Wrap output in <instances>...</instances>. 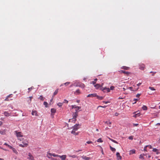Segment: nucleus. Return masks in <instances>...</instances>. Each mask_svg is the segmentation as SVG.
<instances>
[{"label": "nucleus", "instance_id": "f257e3e1", "mask_svg": "<svg viewBox=\"0 0 160 160\" xmlns=\"http://www.w3.org/2000/svg\"><path fill=\"white\" fill-rule=\"evenodd\" d=\"M14 132L16 134V136L18 138L22 137L23 136L22 133L21 132H18L17 131H15Z\"/></svg>", "mask_w": 160, "mask_h": 160}, {"label": "nucleus", "instance_id": "f03ea898", "mask_svg": "<svg viewBox=\"0 0 160 160\" xmlns=\"http://www.w3.org/2000/svg\"><path fill=\"white\" fill-rule=\"evenodd\" d=\"M76 86L77 87H80L82 88H84L85 87V85L83 83L80 82H78Z\"/></svg>", "mask_w": 160, "mask_h": 160}, {"label": "nucleus", "instance_id": "7ed1b4c3", "mask_svg": "<svg viewBox=\"0 0 160 160\" xmlns=\"http://www.w3.org/2000/svg\"><path fill=\"white\" fill-rule=\"evenodd\" d=\"M78 115V112H76L73 114V118L72 119H73V121L75 122L76 120V118Z\"/></svg>", "mask_w": 160, "mask_h": 160}, {"label": "nucleus", "instance_id": "20e7f679", "mask_svg": "<svg viewBox=\"0 0 160 160\" xmlns=\"http://www.w3.org/2000/svg\"><path fill=\"white\" fill-rule=\"evenodd\" d=\"M48 156H49L51 157L52 156H53L54 157H58L59 155H58L57 154H56L54 153H48V154H47L48 157Z\"/></svg>", "mask_w": 160, "mask_h": 160}, {"label": "nucleus", "instance_id": "39448f33", "mask_svg": "<svg viewBox=\"0 0 160 160\" xmlns=\"http://www.w3.org/2000/svg\"><path fill=\"white\" fill-rule=\"evenodd\" d=\"M79 124H76L73 127V129L75 130V131H77L79 128Z\"/></svg>", "mask_w": 160, "mask_h": 160}, {"label": "nucleus", "instance_id": "423d86ee", "mask_svg": "<svg viewBox=\"0 0 160 160\" xmlns=\"http://www.w3.org/2000/svg\"><path fill=\"white\" fill-rule=\"evenodd\" d=\"M96 96H97V94L96 93H93V94H89L87 96V97H96Z\"/></svg>", "mask_w": 160, "mask_h": 160}, {"label": "nucleus", "instance_id": "0eeeda50", "mask_svg": "<svg viewBox=\"0 0 160 160\" xmlns=\"http://www.w3.org/2000/svg\"><path fill=\"white\" fill-rule=\"evenodd\" d=\"M116 155L117 156V159L118 160H121L122 159V157L120 155V153L118 152L116 153Z\"/></svg>", "mask_w": 160, "mask_h": 160}, {"label": "nucleus", "instance_id": "6e6552de", "mask_svg": "<svg viewBox=\"0 0 160 160\" xmlns=\"http://www.w3.org/2000/svg\"><path fill=\"white\" fill-rule=\"evenodd\" d=\"M102 90L105 92H110V89L109 88H104Z\"/></svg>", "mask_w": 160, "mask_h": 160}, {"label": "nucleus", "instance_id": "1a4fd4ad", "mask_svg": "<svg viewBox=\"0 0 160 160\" xmlns=\"http://www.w3.org/2000/svg\"><path fill=\"white\" fill-rule=\"evenodd\" d=\"M28 159H29L30 160H33V157L30 153H28Z\"/></svg>", "mask_w": 160, "mask_h": 160}, {"label": "nucleus", "instance_id": "9d476101", "mask_svg": "<svg viewBox=\"0 0 160 160\" xmlns=\"http://www.w3.org/2000/svg\"><path fill=\"white\" fill-rule=\"evenodd\" d=\"M4 115L6 117H9L11 115H12L11 113H9L8 112H4Z\"/></svg>", "mask_w": 160, "mask_h": 160}, {"label": "nucleus", "instance_id": "9b49d317", "mask_svg": "<svg viewBox=\"0 0 160 160\" xmlns=\"http://www.w3.org/2000/svg\"><path fill=\"white\" fill-rule=\"evenodd\" d=\"M81 158L84 160H89L91 158L90 157H88L84 155L82 156Z\"/></svg>", "mask_w": 160, "mask_h": 160}, {"label": "nucleus", "instance_id": "f8f14e48", "mask_svg": "<svg viewBox=\"0 0 160 160\" xmlns=\"http://www.w3.org/2000/svg\"><path fill=\"white\" fill-rule=\"evenodd\" d=\"M58 157H59L61 158V160H65L66 158V155H59Z\"/></svg>", "mask_w": 160, "mask_h": 160}, {"label": "nucleus", "instance_id": "ddd939ff", "mask_svg": "<svg viewBox=\"0 0 160 160\" xmlns=\"http://www.w3.org/2000/svg\"><path fill=\"white\" fill-rule=\"evenodd\" d=\"M56 109L54 108H52L51 110V115H54V114L56 112Z\"/></svg>", "mask_w": 160, "mask_h": 160}, {"label": "nucleus", "instance_id": "4468645a", "mask_svg": "<svg viewBox=\"0 0 160 160\" xmlns=\"http://www.w3.org/2000/svg\"><path fill=\"white\" fill-rule=\"evenodd\" d=\"M81 93L79 89L77 90L75 92H74V94L75 95H78Z\"/></svg>", "mask_w": 160, "mask_h": 160}, {"label": "nucleus", "instance_id": "2eb2a0df", "mask_svg": "<svg viewBox=\"0 0 160 160\" xmlns=\"http://www.w3.org/2000/svg\"><path fill=\"white\" fill-rule=\"evenodd\" d=\"M22 144H24L25 146H28V142L26 140H24L22 141Z\"/></svg>", "mask_w": 160, "mask_h": 160}, {"label": "nucleus", "instance_id": "dca6fc26", "mask_svg": "<svg viewBox=\"0 0 160 160\" xmlns=\"http://www.w3.org/2000/svg\"><path fill=\"white\" fill-rule=\"evenodd\" d=\"M32 115L37 116L38 115L37 112L36 111H32Z\"/></svg>", "mask_w": 160, "mask_h": 160}, {"label": "nucleus", "instance_id": "f3484780", "mask_svg": "<svg viewBox=\"0 0 160 160\" xmlns=\"http://www.w3.org/2000/svg\"><path fill=\"white\" fill-rule=\"evenodd\" d=\"M142 109L144 111L147 110L148 109L147 107L145 105H143L142 107Z\"/></svg>", "mask_w": 160, "mask_h": 160}, {"label": "nucleus", "instance_id": "a211bd4d", "mask_svg": "<svg viewBox=\"0 0 160 160\" xmlns=\"http://www.w3.org/2000/svg\"><path fill=\"white\" fill-rule=\"evenodd\" d=\"M10 149H12V150L13 151V152L16 153V154H17L18 152L17 151V150L14 148H13L12 147V148H10Z\"/></svg>", "mask_w": 160, "mask_h": 160}, {"label": "nucleus", "instance_id": "6ab92c4d", "mask_svg": "<svg viewBox=\"0 0 160 160\" xmlns=\"http://www.w3.org/2000/svg\"><path fill=\"white\" fill-rule=\"evenodd\" d=\"M94 87H95V88L96 89H98L100 87V85L99 84H97L95 85H94Z\"/></svg>", "mask_w": 160, "mask_h": 160}, {"label": "nucleus", "instance_id": "aec40b11", "mask_svg": "<svg viewBox=\"0 0 160 160\" xmlns=\"http://www.w3.org/2000/svg\"><path fill=\"white\" fill-rule=\"evenodd\" d=\"M140 116V112L137 113L135 114L133 116V117L135 118H137V117H139Z\"/></svg>", "mask_w": 160, "mask_h": 160}, {"label": "nucleus", "instance_id": "412c9836", "mask_svg": "<svg viewBox=\"0 0 160 160\" xmlns=\"http://www.w3.org/2000/svg\"><path fill=\"white\" fill-rule=\"evenodd\" d=\"M135 150H132L130 151L129 152V154L131 155L133 153H135Z\"/></svg>", "mask_w": 160, "mask_h": 160}, {"label": "nucleus", "instance_id": "4be33fe9", "mask_svg": "<svg viewBox=\"0 0 160 160\" xmlns=\"http://www.w3.org/2000/svg\"><path fill=\"white\" fill-rule=\"evenodd\" d=\"M58 89H56L53 93V96L56 95L58 93Z\"/></svg>", "mask_w": 160, "mask_h": 160}, {"label": "nucleus", "instance_id": "5701e85b", "mask_svg": "<svg viewBox=\"0 0 160 160\" xmlns=\"http://www.w3.org/2000/svg\"><path fill=\"white\" fill-rule=\"evenodd\" d=\"M108 138L112 142H114V143H117V144H118V142L117 141H116L115 140H113V139H111V138H110L109 137H108Z\"/></svg>", "mask_w": 160, "mask_h": 160}, {"label": "nucleus", "instance_id": "b1692460", "mask_svg": "<svg viewBox=\"0 0 160 160\" xmlns=\"http://www.w3.org/2000/svg\"><path fill=\"white\" fill-rule=\"evenodd\" d=\"M144 65L143 64H141V70H143L144 68Z\"/></svg>", "mask_w": 160, "mask_h": 160}, {"label": "nucleus", "instance_id": "393cba45", "mask_svg": "<svg viewBox=\"0 0 160 160\" xmlns=\"http://www.w3.org/2000/svg\"><path fill=\"white\" fill-rule=\"evenodd\" d=\"M120 72H121L124 73L125 74H128L129 73V72H126V71H125L124 70H121V71H120Z\"/></svg>", "mask_w": 160, "mask_h": 160}, {"label": "nucleus", "instance_id": "a878e982", "mask_svg": "<svg viewBox=\"0 0 160 160\" xmlns=\"http://www.w3.org/2000/svg\"><path fill=\"white\" fill-rule=\"evenodd\" d=\"M98 80L96 78L94 79V80L92 82H91V83L93 85H94L96 82Z\"/></svg>", "mask_w": 160, "mask_h": 160}, {"label": "nucleus", "instance_id": "bb28decb", "mask_svg": "<svg viewBox=\"0 0 160 160\" xmlns=\"http://www.w3.org/2000/svg\"><path fill=\"white\" fill-rule=\"evenodd\" d=\"M110 148L111 150L113 152H114L116 151V149L112 147L111 146H110Z\"/></svg>", "mask_w": 160, "mask_h": 160}, {"label": "nucleus", "instance_id": "cd10ccee", "mask_svg": "<svg viewBox=\"0 0 160 160\" xmlns=\"http://www.w3.org/2000/svg\"><path fill=\"white\" fill-rule=\"evenodd\" d=\"M152 151L154 152H156L157 154H158V149L156 148H153Z\"/></svg>", "mask_w": 160, "mask_h": 160}, {"label": "nucleus", "instance_id": "c85d7f7f", "mask_svg": "<svg viewBox=\"0 0 160 160\" xmlns=\"http://www.w3.org/2000/svg\"><path fill=\"white\" fill-rule=\"evenodd\" d=\"M96 97H97V98L100 99V100H102L103 99V97H102L99 96L97 94V96H96Z\"/></svg>", "mask_w": 160, "mask_h": 160}, {"label": "nucleus", "instance_id": "c756f323", "mask_svg": "<svg viewBox=\"0 0 160 160\" xmlns=\"http://www.w3.org/2000/svg\"><path fill=\"white\" fill-rule=\"evenodd\" d=\"M34 88L33 86H32L31 88H29L28 89V93H29Z\"/></svg>", "mask_w": 160, "mask_h": 160}, {"label": "nucleus", "instance_id": "7c9ffc66", "mask_svg": "<svg viewBox=\"0 0 160 160\" xmlns=\"http://www.w3.org/2000/svg\"><path fill=\"white\" fill-rule=\"evenodd\" d=\"M81 108V107H78V106H77V107H75V108L76 109V112H78V110H79Z\"/></svg>", "mask_w": 160, "mask_h": 160}, {"label": "nucleus", "instance_id": "2f4dec72", "mask_svg": "<svg viewBox=\"0 0 160 160\" xmlns=\"http://www.w3.org/2000/svg\"><path fill=\"white\" fill-rule=\"evenodd\" d=\"M63 103L59 102L57 104V105L59 107H61L63 105Z\"/></svg>", "mask_w": 160, "mask_h": 160}, {"label": "nucleus", "instance_id": "473e14b6", "mask_svg": "<svg viewBox=\"0 0 160 160\" xmlns=\"http://www.w3.org/2000/svg\"><path fill=\"white\" fill-rule=\"evenodd\" d=\"M4 145H5L6 146H7V147H8V148H12V146L9 145L8 144H7V143H5L4 144Z\"/></svg>", "mask_w": 160, "mask_h": 160}, {"label": "nucleus", "instance_id": "72a5a7b5", "mask_svg": "<svg viewBox=\"0 0 160 160\" xmlns=\"http://www.w3.org/2000/svg\"><path fill=\"white\" fill-rule=\"evenodd\" d=\"M9 97H8V96H7V97L4 100L5 101H9L10 100H12V99H9Z\"/></svg>", "mask_w": 160, "mask_h": 160}, {"label": "nucleus", "instance_id": "f704fd0d", "mask_svg": "<svg viewBox=\"0 0 160 160\" xmlns=\"http://www.w3.org/2000/svg\"><path fill=\"white\" fill-rule=\"evenodd\" d=\"M38 99L41 100L43 101L44 100L43 97L42 96H40L39 98Z\"/></svg>", "mask_w": 160, "mask_h": 160}, {"label": "nucleus", "instance_id": "c9c22d12", "mask_svg": "<svg viewBox=\"0 0 160 160\" xmlns=\"http://www.w3.org/2000/svg\"><path fill=\"white\" fill-rule=\"evenodd\" d=\"M43 104L45 105V107L47 108L48 107V103L47 102H43Z\"/></svg>", "mask_w": 160, "mask_h": 160}, {"label": "nucleus", "instance_id": "e433bc0d", "mask_svg": "<svg viewBox=\"0 0 160 160\" xmlns=\"http://www.w3.org/2000/svg\"><path fill=\"white\" fill-rule=\"evenodd\" d=\"M97 142H103V141L102 140L101 138H99L98 139Z\"/></svg>", "mask_w": 160, "mask_h": 160}, {"label": "nucleus", "instance_id": "4c0bfd02", "mask_svg": "<svg viewBox=\"0 0 160 160\" xmlns=\"http://www.w3.org/2000/svg\"><path fill=\"white\" fill-rule=\"evenodd\" d=\"M70 83V82H67L65 83H64V84L66 86H67L69 85Z\"/></svg>", "mask_w": 160, "mask_h": 160}, {"label": "nucleus", "instance_id": "58836bf2", "mask_svg": "<svg viewBox=\"0 0 160 160\" xmlns=\"http://www.w3.org/2000/svg\"><path fill=\"white\" fill-rule=\"evenodd\" d=\"M149 88L152 91H155V89L153 87H149Z\"/></svg>", "mask_w": 160, "mask_h": 160}, {"label": "nucleus", "instance_id": "ea45409f", "mask_svg": "<svg viewBox=\"0 0 160 160\" xmlns=\"http://www.w3.org/2000/svg\"><path fill=\"white\" fill-rule=\"evenodd\" d=\"M19 146L20 147H27L26 146H25V145H24V144H19Z\"/></svg>", "mask_w": 160, "mask_h": 160}, {"label": "nucleus", "instance_id": "a19ab883", "mask_svg": "<svg viewBox=\"0 0 160 160\" xmlns=\"http://www.w3.org/2000/svg\"><path fill=\"white\" fill-rule=\"evenodd\" d=\"M48 158H49L51 159L52 160H57L56 159H55V158H53L52 157H50L49 156H48Z\"/></svg>", "mask_w": 160, "mask_h": 160}, {"label": "nucleus", "instance_id": "79ce46f5", "mask_svg": "<svg viewBox=\"0 0 160 160\" xmlns=\"http://www.w3.org/2000/svg\"><path fill=\"white\" fill-rule=\"evenodd\" d=\"M122 68L125 70H128L129 68L126 66H123Z\"/></svg>", "mask_w": 160, "mask_h": 160}, {"label": "nucleus", "instance_id": "37998d69", "mask_svg": "<svg viewBox=\"0 0 160 160\" xmlns=\"http://www.w3.org/2000/svg\"><path fill=\"white\" fill-rule=\"evenodd\" d=\"M75 130H74L73 129V130H72V131L71 132V133L72 134H75L76 132H75Z\"/></svg>", "mask_w": 160, "mask_h": 160}, {"label": "nucleus", "instance_id": "c03bdc74", "mask_svg": "<svg viewBox=\"0 0 160 160\" xmlns=\"http://www.w3.org/2000/svg\"><path fill=\"white\" fill-rule=\"evenodd\" d=\"M138 100H139V99H137H137H134V101H135V102H133V104H134L136 103V102H137V101Z\"/></svg>", "mask_w": 160, "mask_h": 160}, {"label": "nucleus", "instance_id": "a18cd8bd", "mask_svg": "<svg viewBox=\"0 0 160 160\" xmlns=\"http://www.w3.org/2000/svg\"><path fill=\"white\" fill-rule=\"evenodd\" d=\"M86 143L88 144H90L93 143L92 142V141H88L86 142Z\"/></svg>", "mask_w": 160, "mask_h": 160}, {"label": "nucleus", "instance_id": "49530a36", "mask_svg": "<svg viewBox=\"0 0 160 160\" xmlns=\"http://www.w3.org/2000/svg\"><path fill=\"white\" fill-rule=\"evenodd\" d=\"M114 87L113 86H111L110 87V90H113L114 89Z\"/></svg>", "mask_w": 160, "mask_h": 160}, {"label": "nucleus", "instance_id": "de8ad7c7", "mask_svg": "<svg viewBox=\"0 0 160 160\" xmlns=\"http://www.w3.org/2000/svg\"><path fill=\"white\" fill-rule=\"evenodd\" d=\"M106 123H107V124L108 125H109V124H111V122H108V121H106Z\"/></svg>", "mask_w": 160, "mask_h": 160}, {"label": "nucleus", "instance_id": "09e8293b", "mask_svg": "<svg viewBox=\"0 0 160 160\" xmlns=\"http://www.w3.org/2000/svg\"><path fill=\"white\" fill-rule=\"evenodd\" d=\"M146 147H148V148H149L150 149L152 148V146L150 145H146Z\"/></svg>", "mask_w": 160, "mask_h": 160}, {"label": "nucleus", "instance_id": "8fccbe9b", "mask_svg": "<svg viewBox=\"0 0 160 160\" xmlns=\"http://www.w3.org/2000/svg\"><path fill=\"white\" fill-rule=\"evenodd\" d=\"M128 138L130 140H132L133 139V137L132 136H131L128 137Z\"/></svg>", "mask_w": 160, "mask_h": 160}, {"label": "nucleus", "instance_id": "3c124183", "mask_svg": "<svg viewBox=\"0 0 160 160\" xmlns=\"http://www.w3.org/2000/svg\"><path fill=\"white\" fill-rule=\"evenodd\" d=\"M68 101H67V100H66V99H64V102H63V103H68Z\"/></svg>", "mask_w": 160, "mask_h": 160}, {"label": "nucleus", "instance_id": "603ef678", "mask_svg": "<svg viewBox=\"0 0 160 160\" xmlns=\"http://www.w3.org/2000/svg\"><path fill=\"white\" fill-rule=\"evenodd\" d=\"M148 147H146V146L144 147V148L143 149V150L144 151H147V148Z\"/></svg>", "mask_w": 160, "mask_h": 160}, {"label": "nucleus", "instance_id": "864d4df0", "mask_svg": "<svg viewBox=\"0 0 160 160\" xmlns=\"http://www.w3.org/2000/svg\"><path fill=\"white\" fill-rule=\"evenodd\" d=\"M138 125H139V124L138 123H137V124L133 123V127L137 126H138Z\"/></svg>", "mask_w": 160, "mask_h": 160}, {"label": "nucleus", "instance_id": "5fc2aeb1", "mask_svg": "<svg viewBox=\"0 0 160 160\" xmlns=\"http://www.w3.org/2000/svg\"><path fill=\"white\" fill-rule=\"evenodd\" d=\"M4 132L3 131H0V133L2 134H4Z\"/></svg>", "mask_w": 160, "mask_h": 160}, {"label": "nucleus", "instance_id": "6e6d98bb", "mask_svg": "<svg viewBox=\"0 0 160 160\" xmlns=\"http://www.w3.org/2000/svg\"><path fill=\"white\" fill-rule=\"evenodd\" d=\"M69 157H72V158H75L76 157V156L75 155H72L71 156H69Z\"/></svg>", "mask_w": 160, "mask_h": 160}, {"label": "nucleus", "instance_id": "4d7b16f0", "mask_svg": "<svg viewBox=\"0 0 160 160\" xmlns=\"http://www.w3.org/2000/svg\"><path fill=\"white\" fill-rule=\"evenodd\" d=\"M8 97H9V98H11L12 97V94H10V95H8Z\"/></svg>", "mask_w": 160, "mask_h": 160}, {"label": "nucleus", "instance_id": "13d9d810", "mask_svg": "<svg viewBox=\"0 0 160 160\" xmlns=\"http://www.w3.org/2000/svg\"><path fill=\"white\" fill-rule=\"evenodd\" d=\"M107 106H99V107H102V108H106V107Z\"/></svg>", "mask_w": 160, "mask_h": 160}, {"label": "nucleus", "instance_id": "bf43d9fd", "mask_svg": "<svg viewBox=\"0 0 160 160\" xmlns=\"http://www.w3.org/2000/svg\"><path fill=\"white\" fill-rule=\"evenodd\" d=\"M140 96V94H138L136 95V97L137 98H139Z\"/></svg>", "mask_w": 160, "mask_h": 160}, {"label": "nucleus", "instance_id": "052dcab7", "mask_svg": "<svg viewBox=\"0 0 160 160\" xmlns=\"http://www.w3.org/2000/svg\"><path fill=\"white\" fill-rule=\"evenodd\" d=\"M29 98H30V102L31 101V100L32 99V96H31V97H29Z\"/></svg>", "mask_w": 160, "mask_h": 160}, {"label": "nucleus", "instance_id": "680f3d73", "mask_svg": "<svg viewBox=\"0 0 160 160\" xmlns=\"http://www.w3.org/2000/svg\"><path fill=\"white\" fill-rule=\"evenodd\" d=\"M103 102L105 104H107L108 103L110 102H105V101H103Z\"/></svg>", "mask_w": 160, "mask_h": 160}, {"label": "nucleus", "instance_id": "e2e57ef3", "mask_svg": "<svg viewBox=\"0 0 160 160\" xmlns=\"http://www.w3.org/2000/svg\"><path fill=\"white\" fill-rule=\"evenodd\" d=\"M76 107L75 106V105H72V108H75V107Z\"/></svg>", "mask_w": 160, "mask_h": 160}, {"label": "nucleus", "instance_id": "0e129e2a", "mask_svg": "<svg viewBox=\"0 0 160 160\" xmlns=\"http://www.w3.org/2000/svg\"><path fill=\"white\" fill-rule=\"evenodd\" d=\"M118 114H119L117 112H116L115 113V115L116 116H118Z\"/></svg>", "mask_w": 160, "mask_h": 160}, {"label": "nucleus", "instance_id": "69168bd1", "mask_svg": "<svg viewBox=\"0 0 160 160\" xmlns=\"http://www.w3.org/2000/svg\"><path fill=\"white\" fill-rule=\"evenodd\" d=\"M123 98H121L120 97H119L118 98V99H123Z\"/></svg>", "mask_w": 160, "mask_h": 160}, {"label": "nucleus", "instance_id": "338daca9", "mask_svg": "<svg viewBox=\"0 0 160 160\" xmlns=\"http://www.w3.org/2000/svg\"><path fill=\"white\" fill-rule=\"evenodd\" d=\"M2 122H1V121H0V126L2 125Z\"/></svg>", "mask_w": 160, "mask_h": 160}, {"label": "nucleus", "instance_id": "774afa93", "mask_svg": "<svg viewBox=\"0 0 160 160\" xmlns=\"http://www.w3.org/2000/svg\"><path fill=\"white\" fill-rule=\"evenodd\" d=\"M64 84V83H62V84L60 85V87H61Z\"/></svg>", "mask_w": 160, "mask_h": 160}]
</instances>
